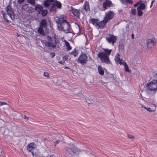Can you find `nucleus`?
<instances>
[{
	"label": "nucleus",
	"mask_w": 157,
	"mask_h": 157,
	"mask_svg": "<svg viewBox=\"0 0 157 157\" xmlns=\"http://www.w3.org/2000/svg\"><path fill=\"white\" fill-rule=\"evenodd\" d=\"M58 29L59 31H62L65 33H71L72 30L70 29V25L67 21L64 22L60 25H58Z\"/></svg>",
	"instance_id": "1"
},
{
	"label": "nucleus",
	"mask_w": 157,
	"mask_h": 157,
	"mask_svg": "<svg viewBox=\"0 0 157 157\" xmlns=\"http://www.w3.org/2000/svg\"><path fill=\"white\" fill-rule=\"evenodd\" d=\"M155 75L157 76V73H155ZM146 87L150 90L157 91V79L153 80L148 83Z\"/></svg>",
	"instance_id": "2"
},
{
	"label": "nucleus",
	"mask_w": 157,
	"mask_h": 157,
	"mask_svg": "<svg viewBox=\"0 0 157 157\" xmlns=\"http://www.w3.org/2000/svg\"><path fill=\"white\" fill-rule=\"evenodd\" d=\"M47 39L49 41H46L45 42L44 44L46 46L53 48L56 47V41L55 38H52L48 36L47 37Z\"/></svg>",
	"instance_id": "3"
},
{
	"label": "nucleus",
	"mask_w": 157,
	"mask_h": 157,
	"mask_svg": "<svg viewBox=\"0 0 157 157\" xmlns=\"http://www.w3.org/2000/svg\"><path fill=\"white\" fill-rule=\"evenodd\" d=\"M98 56L100 58V60L102 63L107 64L109 63L110 62L108 56V55L105 52H100L98 54Z\"/></svg>",
	"instance_id": "4"
},
{
	"label": "nucleus",
	"mask_w": 157,
	"mask_h": 157,
	"mask_svg": "<svg viewBox=\"0 0 157 157\" xmlns=\"http://www.w3.org/2000/svg\"><path fill=\"white\" fill-rule=\"evenodd\" d=\"M105 39L109 43L113 46L117 40V37L113 34H109L106 36Z\"/></svg>",
	"instance_id": "5"
},
{
	"label": "nucleus",
	"mask_w": 157,
	"mask_h": 157,
	"mask_svg": "<svg viewBox=\"0 0 157 157\" xmlns=\"http://www.w3.org/2000/svg\"><path fill=\"white\" fill-rule=\"evenodd\" d=\"M156 43V40L154 37L147 40L146 44L147 48L151 49L155 45Z\"/></svg>",
	"instance_id": "6"
},
{
	"label": "nucleus",
	"mask_w": 157,
	"mask_h": 157,
	"mask_svg": "<svg viewBox=\"0 0 157 157\" xmlns=\"http://www.w3.org/2000/svg\"><path fill=\"white\" fill-rule=\"evenodd\" d=\"M87 61L88 57L85 53L81 54L77 60V62L81 63L82 65L86 64Z\"/></svg>",
	"instance_id": "7"
},
{
	"label": "nucleus",
	"mask_w": 157,
	"mask_h": 157,
	"mask_svg": "<svg viewBox=\"0 0 157 157\" xmlns=\"http://www.w3.org/2000/svg\"><path fill=\"white\" fill-rule=\"evenodd\" d=\"M74 145L71 143L70 144H68L67 147L64 148V150L71 155H73L75 153L74 151Z\"/></svg>",
	"instance_id": "8"
},
{
	"label": "nucleus",
	"mask_w": 157,
	"mask_h": 157,
	"mask_svg": "<svg viewBox=\"0 0 157 157\" xmlns=\"http://www.w3.org/2000/svg\"><path fill=\"white\" fill-rule=\"evenodd\" d=\"M114 16V13L111 11H109L105 13L104 17V21L105 23H107L110 20L112 19Z\"/></svg>",
	"instance_id": "9"
},
{
	"label": "nucleus",
	"mask_w": 157,
	"mask_h": 157,
	"mask_svg": "<svg viewBox=\"0 0 157 157\" xmlns=\"http://www.w3.org/2000/svg\"><path fill=\"white\" fill-rule=\"evenodd\" d=\"M66 16L64 15H60L59 17H56L55 18V20L58 23L59 25H60L64 22L67 21Z\"/></svg>",
	"instance_id": "10"
},
{
	"label": "nucleus",
	"mask_w": 157,
	"mask_h": 157,
	"mask_svg": "<svg viewBox=\"0 0 157 157\" xmlns=\"http://www.w3.org/2000/svg\"><path fill=\"white\" fill-rule=\"evenodd\" d=\"M6 12L7 14L10 17L12 20L14 19L15 16L13 11L10 5L7 6L6 7Z\"/></svg>",
	"instance_id": "11"
},
{
	"label": "nucleus",
	"mask_w": 157,
	"mask_h": 157,
	"mask_svg": "<svg viewBox=\"0 0 157 157\" xmlns=\"http://www.w3.org/2000/svg\"><path fill=\"white\" fill-rule=\"evenodd\" d=\"M71 11L74 16L77 18H79L80 13L79 10L73 8L72 7H71Z\"/></svg>",
	"instance_id": "12"
},
{
	"label": "nucleus",
	"mask_w": 157,
	"mask_h": 157,
	"mask_svg": "<svg viewBox=\"0 0 157 157\" xmlns=\"http://www.w3.org/2000/svg\"><path fill=\"white\" fill-rule=\"evenodd\" d=\"M113 6L111 1L110 0H106L103 2V6L104 10L106 9L108 7H110Z\"/></svg>",
	"instance_id": "13"
},
{
	"label": "nucleus",
	"mask_w": 157,
	"mask_h": 157,
	"mask_svg": "<svg viewBox=\"0 0 157 157\" xmlns=\"http://www.w3.org/2000/svg\"><path fill=\"white\" fill-rule=\"evenodd\" d=\"M107 23H105V21H104V19H103L102 21H99L98 27L99 28L102 29L106 27Z\"/></svg>",
	"instance_id": "14"
},
{
	"label": "nucleus",
	"mask_w": 157,
	"mask_h": 157,
	"mask_svg": "<svg viewBox=\"0 0 157 157\" xmlns=\"http://www.w3.org/2000/svg\"><path fill=\"white\" fill-rule=\"evenodd\" d=\"M36 145L34 143H31L27 146V150L29 152H32L36 148Z\"/></svg>",
	"instance_id": "15"
},
{
	"label": "nucleus",
	"mask_w": 157,
	"mask_h": 157,
	"mask_svg": "<svg viewBox=\"0 0 157 157\" xmlns=\"http://www.w3.org/2000/svg\"><path fill=\"white\" fill-rule=\"evenodd\" d=\"M83 8L86 11H90V6L88 2H85L83 6Z\"/></svg>",
	"instance_id": "16"
},
{
	"label": "nucleus",
	"mask_w": 157,
	"mask_h": 157,
	"mask_svg": "<svg viewBox=\"0 0 157 157\" xmlns=\"http://www.w3.org/2000/svg\"><path fill=\"white\" fill-rule=\"evenodd\" d=\"M43 9V7L41 5L37 4L35 6V10H36L39 14L41 12Z\"/></svg>",
	"instance_id": "17"
},
{
	"label": "nucleus",
	"mask_w": 157,
	"mask_h": 157,
	"mask_svg": "<svg viewBox=\"0 0 157 157\" xmlns=\"http://www.w3.org/2000/svg\"><path fill=\"white\" fill-rule=\"evenodd\" d=\"M40 27L43 28H46L47 27V21L45 19H43L40 22Z\"/></svg>",
	"instance_id": "18"
},
{
	"label": "nucleus",
	"mask_w": 157,
	"mask_h": 157,
	"mask_svg": "<svg viewBox=\"0 0 157 157\" xmlns=\"http://www.w3.org/2000/svg\"><path fill=\"white\" fill-rule=\"evenodd\" d=\"M99 21L98 19L93 18L89 21V22L93 24L95 26H98Z\"/></svg>",
	"instance_id": "19"
},
{
	"label": "nucleus",
	"mask_w": 157,
	"mask_h": 157,
	"mask_svg": "<svg viewBox=\"0 0 157 157\" xmlns=\"http://www.w3.org/2000/svg\"><path fill=\"white\" fill-rule=\"evenodd\" d=\"M138 10H144L145 9L146 6L144 3H142L138 5Z\"/></svg>",
	"instance_id": "20"
},
{
	"label": "nucleus",
	"mask_w": 157,
	"mask_h": 157,
	"mask_svg": "<svg viewBox=\"0 0 157 157\" xmlns=\"http://www.w3.org/2000/svg\"><path fill=\"white\" fill-rule=\"evenodd\" d=\"M38 32L41 35L44 36V33L43 30V27H40L37 29Z\"/></svg>",
	"instance_id": "21"
},
{
	"label": "nucleus",
	"mask_w": 157,
	"mask_h": 157,
	"mask_svg": "<svg viewBox=\"0 0 157 157\" xmlns=\"http://www.w3.org/2000/svg\"><path fill=\"white\" fill-rule=\"evenodd\" d=\"M66 46L67 48V50L69 51L71 49V47L70 46V44L66 40L65 41Z\"/></svg>",
	"instance_id": "22"
},
{
	"label": "nucleus",
	"mask_w": 157,
	"mask_h": 157,
	"mask_svg": "<svg viewBox=\"0 0 157 157\" xmlns=\"http://www.w3.org/2000/svg\"><path fill=\"white\" fill-rule=\"evenodd\" d=\"M98 71L99 74L101 75H103L104 74V71L101 66H99L98 67Z\"/></svg>",
	"instance_id": "23"
},
{
	"label": "nucleus",
	"mask_w": 157,
	"mask_h": 157,
	"mask_svg": "<svg viewBox=\"0 0 157 157\" xmlns=\"http://www.w3.org/2000/svg\"><path fill=\"white\" fill-rule=\"evenodd\" d=\"M114 59L117 63H118L120 60V56L119 53L117 54Z\"/></svg>",
	"instance_id": "24"
},
{
	"label": "nucleus",
	"mask_w": 157,
	"mask_h": 157,
	"mask_svg": "<svg viewBox=\"0 0 157 157\" xmlns=\"http://www.w3.org/2000/svg\"><path fill=\"white\" fill-rule=\"evenodd\" d=\"M69 54L71 55L74 56L75 57H76L78 55V51L76 49H75L73 52H69Z\"/></svg>",
	"instance_id": "25"
},
{
	"label": "nucleus",
	"mask_w": 157,
	"mask_h": 157,
	"mask_svg": "<svg viewBox=\"0 0 157 157\" xmlns=\"http://www.w3.org/2000/svg\"><path fill=\"white\" fill-rule=\"evenodd\" d=\"M48 13V11L47 10H42L41 12V15L43 17L46 16Z\"/></svg>",
	"instance_id": "26"
},
{
	"label": "nucleus",
	"mask_w": 157,
	"mask_h": 157,
	"mask_svg": "<svg viewBox=\"0 0 157 157\" xmlns=\"http://www.w3.org/2000/svg\"><path fill=\"white\" fill-rule=\"evenodd\" d=\"M55 4L56 6L58 8L60 9L61 7V3L58 1H55Z\"/></svg>",
	"instance_id": "27"
},
{
	"label": "nucleus",
	"mask_w": 157,
	"mask_h": 157,
	"mask_svg": "<svg viewBox=\"0 0 157 157\" xmlns=\"http://www.w3.org/2000/svg\"><path fill=\"white\" fill-rule=\"evenodd\" d=\"M143 107L146 109L148 111L150 112H155L156 110L155 108L151 109V108H147L146 106H144Z\"/></svg>",
	"instance_id": "28"
},
{
	"label": "nucleus",
	"mask_w": 157,
	"mask_h": 157,
	"mask_svg": "<svg viewBox=\"0 0 157 157\" xmlns=\"http://www.w3.org/2000/svg\"><path fill=\"white\" fill-rule=\"evenodd\" d=\"M2 13L3 15V19L5 20L7 22H9V20L7 19V18L6 17V15L5 13L3 11H2Z\"/></svg>",
	"instance_id": "29"
},
{
	"label": "nucleus",
	"mask_w": 157,
	"mask_h": 157,
	"mask_svg": "<svg viewBox=\"0 0 157 157\" xmlns=\"http://www.w3.org/2000/svg\"><path fill=\"white\" fill-rule=\"evenodd\" d=\"M27 1L29 3L32 5L33 6H34L36 4L35 0H27Z\"/></svg>",
	"instance_id": "30"
},
{
	"label": "nucleus",
	"mask_w": 157,
	"mask_h": 157,
	"mask_svg": "<svg viewBox=\"0 0 157 157\" xmlns=\"http://www.w3.org/2000/svg\"><path fill=\"white\" fill-rule=\"evenodd\" d=\"M104 50L105 52V53H107L109 56L111 54V52L112 50V49H104Z\"/></svg>",
	"instance_id": "31"
},
{
	"label": "nucleus",
	"mask_w": 157,
	"mask_h": 157,
	"mask_svg": "<svg viewBox=\"0 0 157 157\" xmlns=\"http://www.w3.org/2000/svg\"><path fill=\"white\" fill-rule=\"evenodd\" d=\"M124 69L125 71H126L128 72H130L129 70V69L128 67L127 64L126 63H124Z\"/></svg>",
	"instance_id": "32"
},
{
	"label": "nucleus",
	"mask_w": 157,
	"mask_h": 157,
	"mask_svg": "<svg viewBox=\"0 0 157 157\" xmlns=\"http://www.w3.org/2000/svg\"><path fill=\"white\" fill-rule=\"evenodd\" d=\"M124 47V45L121 42H120L119 46V50H122Z\"/></svg>",
	"instance_id": "33"
},
{
	"label": "nucleus",
	"mask_w": 157,
	"mask_h": 157,
	"mask_svg": "<svg viewBox=\"0 0 157 157\" xmlns=\"http://www.w3.org/2000/svg\"><path fill=\"white\" fill-rule=\"evenodd\" d=\"M123 3L125 4H127L128 3L131 4L133 3V2L132 0H126L124 2H123Z\"/></svg>",
	"instance_id": "34"
},
{
	"label": "nucleus",
	"mask_w": 157,
	"mask_h": 157,
	"mask_svg": "<svg viewBox=\"0 0 157 157\" xmlns=\"http://www.w3.org/2000/svg\"><path fill=\"white\" fill-rule=\"evenodd\" d=\"M142 10H138V16L140 17L143 15V13Z\"/></svg>",
	"instance_id": "35"
},
{
	"label": "nucleus",
	"mask_w": 157,
	"mask_h": 157,
	"mask_svg": "<svg viewBox=\"0 0 157 157\" xmlns=\"http://www.w3.org/2000/svg\"><path fill=\"white\" fill-rule=\"evenodd\" d=\"M44 5L45 7H47L50 6V3L47 1H45L44 3Z\"/></svg>",
	"instance_id": "36"
},
{
	"label": "nucleus",
	"mask_w": 157,
	"mask_h": 157,
	"mask_svg": "<svg viewBox=\"0 0 157 157\" xmlns=\"http://www.w3.org/2000/svg\"><path fill=\"white\" fill-rule=\"evenodd\" d=\"M136 10L135 9H132V10L131 14L133 15H136Z\"/></svg>",
	"instance_id": "37"
},
{
	"label": "nucleus",
	"mask_w": 157,
	"mask_h": 157,
	"mask_svg": "<svg viewBox=\"0 0 157 157\" xmlns=\"http://www.w3.org/2000/svg\"><path fill=\"white\" fill-rule=\"evenodd\" d=\"M86 101L89 104L93 103L94 102V100L92 99H87L86 100Z\"/></svg>",
	"instance_id": "38"
},
{
	"label": "nucleus",
	"mask_w": 157,
	"mask_h": 157,
	"mask_svg": "<svg viewBox=\"0 0 157 157\" xmlns=\"http://www.w3.org/2000/svg\"><path fill=\"white\" fill-rule=\"evenodd\" d=\"M5 105H7V108H8L9 107V105L7 104V103L6 102H2L0 101V105L1 106H2Z\"/></svg>",
	"instance_id": "39"
},
{
	"label": "nucleus",
	"mask_w": 157,
	"mask_h": 157,
	"mask_svg": "<svg viewBox=\"0 0 157 157\" xmlns=\"http://www.w3.org/2000/svg\"><path fill=\"white\" fill-rule=\"evenodd\" d=\"M44 75L45 77L48 78L49 77V74L47 72H45L44 74Z\"/></svg>",
	"instance_id": "40"
},
{
	"label": "nucleus",
	"mask_w": 157,
	"mask_h": 157,
	"mask_svg": "<svg viewBox=\"0 0 157 157\" xmlns=\"http://www.w3.org/2000/svg\"><path fill=\"white\" fill-rule=\"evenodd\" d=\"M55 55V54L54 52H52L50 54V56L51 58H53Z\"/></svg>",
	"instance_id": "41"
},
{
	"label": "nucleus",
	"mask_w": 157,
	"mask_h": 157,
	"mask_svg": "<svg viewBox=\"0 0 157 157\" xmlns=\"http://www.w3.org/2000/svg\"><path fill=\"white\" fill-rule=\"evenodd\" d=\"M28 7V5L27 4H25L23 5L22 8L24 9L25 10H26Z\"/></svg>",
	"instance_id": "42"
},
{
	"label": "nucleus",
	"mask_w": 157,
	"mask_h": 157,
	"mask_svg": "<svg viewBox=\"0 0 157 157\" xmlns=\"http://www.w3.org/2000/svg\"><path fill=\"white\" fill-rule=\"evenodd\" d=\"M25 0H17V3L19 4H22L23 2Z\"/></svg>",
	"instance_id": "43"
},
{
	"label": "nucleus",
	"mask_w": 157,
	"mask_h": 157,
	"mask_svg": "<svg viewBox=\"0 0 157 157\" xmlns=\"http://www.w3.org/2000/svg\"><path fill=\"white\" fill-rule=\"evenodd\" d=\"M126 63L125 62H124V61L122 60V59H121V60H120L119 62V64L120 65H124V63Z\"/></svg>",
	"instance_id": "44"
},
{
	"label": "nucleus",
	"mask_w": 157,
	"mask_h": 157,
	"mask_svg": "<svg viewBox=\"0 0 157 157\" xmlns=\"http://www.w3.org/2000/svg\"><path fill=\"white\" fill-rule=\"evenodd\" d=\"M55 6L56 5L55 4V3H52L51 5V8L52 9H53L54 7H55Z\"/></svg>",
	"instance_id": "45"
},
{
	"label": "nucleus",
	"mask_w": 157,
	"mask_h": 157,
	"mask_svg": "<svg viewBox=\"0 0 157 157\" xmlns=\"http://www.w3.org/2000/svg\"><path fill=\"white\" fill-rule=\"evenodd\" d=\"M127 136L128 138H130V139H133L134 138V137L132 136L129 135V134H128L127 135Z\"/></svg>",
	"instance_id": "46"
},
{
	"label": "nucleus",
	"mask_w": 157,
	"mask_h": 157,
	"mask_svg": "<svg viewBox=\"0 0 157 157\" xmlns=\"http://www.w3.org/2000/svg\"><path fill=\"white\" fill-rule=\"evenodd\" d=\"M59 142H60V141H59V140H56V141H55V142H54L55 146H56L57 144H59Z\"/></svg>",
	"instance_id": "47"
},
{
	"label": "nucleus",
	"mask_w": 157,
	"mask_h": 157,
	"mask_svg": "<svg viewBox=\"0 0 157 157\" xmlns=\"http://www.w3.org/2000/svg\"><path fill=\"white\" fill-rule=\"evenodd\" d=\"M23 118H24V119L28 120L29 117H26L25 115H24L23 116Z\"/></svg>",
	"instance_id": "48"
},
{
	"label": "nucleus",
	"mask_w": 157,
	"mask_h": 157,
	"mask_svg": "<svg viewBox=\"0 0 157 157\" xmlns=\"http://www.w3.org/2000/svg\"><path fill=\"white\" fill-rule=\"evenodd\" d=\"M143 2V1L142 0H140L138 1V5H140V4H141L142 3H143L142 2Z\"/></svg>",
	"instance_id": "49"
},
{
	"label": "nucleus",
	"mask_w": 157,
	"mask_h": 157,
	"mask_svg": "<svg viewBox=\"0 0 157 157\" xmlns=\"http://www.w3.org/2000/svg\"><path fill=\"white\" fill-rule=\"evenodd\" d=\"M154 2H155V1L154 0H153V1H152V2H151V4L150 6V8H151V7L152 6L153 3Z\"/></svg>",
	"instance_id": "50"
},
{
	"label": "nucleus",
	"mask_w": 157,
	"mask_h": 157,
	"mask_svg": "<svg viewBox=\"0 0 157 157\" xmlns=\"http://www.w3.org/2000/svg\"><path fill=\"white\" fill-rule=\"evenodd\" d=\"M65 63V61L63 60V61H59V63L60 64H63V63Z\"/></svg>",
	"instance_id": "51"
},
{
	"label": "nucleus",
	"mask_w": 157,
	"mask_h": 157,
	"mask_svg": "<svg viewBox=\"0 0 157 157\" xmlns=\"http://www.w3.org/2000/svg\"><path fill=\"white\" fill-rule=\"evenodd\" d=\"M67 59V58L65 56L63 57V60L64 59L65 60H66Z\"/></svg>",
	"instance_id": "52"
},
{
	"label": "nucleus",
	"mask_w": 157,
	"mask_h": 157,
	"mask_svg": "<svg viewBox=\"0 0 157 157\" xmlns=\"http://www.w3.org/2000/svg\"><path fill=\"white\" fill-rule=\"evenodd\" d=\"M47 157H53V155H48Z\"/></svg>",
	"instance_id": "53"
},
{
	"label": "nucleus",
	"mask_w": 157,
	"mask_h": 157,
	"mask_svg": "<svg viewBox=\"0 0 157 157\" xmlns=\"http://www.w3.org/2000/svg\"><path fill=\"white\" fill-rule=\"evenodd\" d=\"M55 0H48V1L50 2H54Z\"/></svg>",
	"instance_id": "54"
},
{
	"label": "nucleus",
	"mask_w": 157,
	"mask_h": 157,
	"mask_svg": "<svg viewBox=\"0 0 157 157\" xmlns=\"http://www.w3.org/2000/svg\"><path fill=\"white\" fill-rule=\"evenodd\" d=\"M132 36V39H133L134 38V35L133 34H132L131 35Z\"/></svg>",
	"instance_id": "55"
},
{
	"label": "nucleus",
	"mask_w": 157,
	"mask_h": 157,
	"mask_svg": "<svg viewBox=\"0 0 157 157\" xmlns=\"http://www.w3.org/2000/svg\"><path fill=\"white\" fill-rule=\"evenodd\" d=\"M134 7H136L137 6V2H136L134 5Z\"/></svg>",
	"instance_id": "56"
},
{
	"label": "nucleus",
	"mask_w": 157,
	"mask_h": 157,
	"mask_svg": "<svg viewBox=\"0 0 157 157\" xmlns=\"http://www.w3.org/2000/svg\"><path fill=\"white\" fill-rule=\"evenodd\" d=\"M31 152L32 153V155H33V156H34V153L33 152V151H32V152Z\"/></svg>",
	"instance_id": "57"
},
{
	"label": "nucleus",
	"mask_w": 157,
	"mask_h": 157,
	"mask_svg": "<svg viewBox=\"0 0 157 157\" xmlns=\"http://www.w3.org/2000/svg\"><path fill=\"white\" fill-rule=\"evenodd\" d=\"M65 67V68H68L66 67Z\"/></svg>",
	"instance_id": "58"
}]
</instances>
